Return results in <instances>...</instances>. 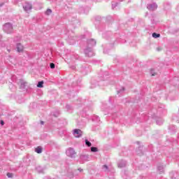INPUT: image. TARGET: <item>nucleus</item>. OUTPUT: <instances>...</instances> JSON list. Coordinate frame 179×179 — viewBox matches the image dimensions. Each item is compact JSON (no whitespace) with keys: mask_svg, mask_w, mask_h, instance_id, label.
<instances>
[{"mask_svg":"<svg viewBox=\"0 0 179 179\" xmlns=\"http://www.w3.org/2000/svg\"><path fill=\"white\" fill-rule=\"evenodd\" d=\"M73 57L74 59H80V57H79V55H78V54H73Z\"/></svg>","mask_w":179,"mask_h":179,"instance_id":"28","label":"nucleus"},{"mask_svg":"<svg viewBox=\"0 0 179 179\" xmlns=\"http://www.w3.org/2000/svg\"><path fill=\"white\" fill-rule=\"evenodd\" d=\"M80 159L81 160L80 161L81 163H85V162L89 161V155H80Z\"/></svg>","mask_w":179,"mask_h":179,"instance_id":"9","label":"nucleus"},{"mask_svg":"<svg viewBox=\"0 0 179 179\" xmlns=\"http://www.w3.org/2000/svg\"><path fill=\"white\" fill-rule=\"evenodd\" d=\"M126 166H127V161L121 160L118 162V167H120V169H122Z\"/></svg>","mask_w":179,"mask_h":179,"instance_id":"13","label":"nucleus"},{"mask_svg":"<svg viewBox=\"0 0 179 179\" xmlns=\"http://www.w3.org/2000/svg\"><path fill=\"white\" fill-rule=\"evenodd\" d=\"M59 114H61V113L59 112V110H55L52 113V115L53 117H59Z\"/></svg>","mask_w":179,"mask_h":179,"instance_id":"20","label":"nucleus"},{"mask_svg":"<svg viewBox=\"0 0 179 179\" xmlns=\"http://www.w3.org/2000/svg\"><path fill=\"white\" fill-rule=\"evenodd\" d=\"M99 149L96 147L91 148V152H98Z\"/></svg>","mask_w":179,"mask_h":179,"instance_id":"30","label":"nucleus"},{"mask_svg":"<svg viewBox=\"0 0 179 179\" xmlns=\"http://www.w3.org/2000/svg\"><path fill=\"white\" fill-rule=\"evenodd\" d=\"M85 145H87V146H88V148H90V146H92V143H90V141H89V140H85Z\"/></svg>","mask_w":179,"mask_h":179,"instance_id":"27","label":"nucleus"},{"mask_svg":"<svg viewBox=\"0 0 179 179\" xmlns=\"http://www.w3.org/2000/svg\"><path fill=\"white\" fill-rule=\"evenodd\" d=\"M41 125H44V121H41Z\"/></svg>","mask_w":179,"mask_h":179,"instance_id":"41","label":"nucleus"},{"mask_svg":"<svg viewBox=\"0 0 179 179\" xmlns=\"http://www.w3.org/2000/svg\"><path fill=\"white\" fill-rule=\"evenodd\" d=\"M66 155L71 159H75V156H76V152H75V149H73V148H69L66 151Z\"/></svg>","mask_w":179,"mask_h":179,"instance_id":"4","label":"nucleus"},{"mask_svg":"<svg viewBox=\"0 0 179 179\" xmlns=\"http://www.w3.org/2000/svg\"><path fill=\"white\" fill-rule=\"evenodd\" d=\"M20 83V89H26V85H27V82L24 81L23 79H20L18 81V85Z\"/></svg>","mask_w":179,"mask_h":179,"instance_id":"7","label":"nucleus"},{"mask_svg":"<svg viewBox=\"0 0 179 179\" xmlns=\"http://www.w3.org/2000/svg\"><path fill=\"white\" fill-rule=\"evenodd\" d=\"M70 68L71 69L75 70L76 69V66H71Z\"/></svg>","mask_w":179,"mask_h":179,"instance_id":"38","label":"nucleus"},{"mask_svg":"<svg viewBox=\"0 0 179 179\" xmlns=\"http://www.w3.org/2000/svg\"><path fill=\"white\" fill-rule=\"evenodd\" d=\"M66 110H72V108L71 107L70 105H66Z\"/></svg>","mask_w":179,"mask_h":179,"instance_id":"35","label":"nucleus"},{"mask_svg":"<svg viewBox=\"0 0 179 179\" xmlns=\"http://www.w3.org/2000/svg\"><path fill=\"white\" fill-rule=\"evenodd\" d=\"M7 176L8 177V178H10V177H12L11 176H10V173H7Z\"/></svg>","mask_w":179,"mask_h":179,"instance_id":"40","label":"nucleus"},{"mask_svg":"<svg viewBox=\"0 0 179 179\" xmlns=\"http://www.w3.org/2000/svg\"><path fill=\"white\" fill-rule=\"evenodd\" d=\"M23 9L25 12H28V10H31L33 9V6L29 2H25V5L23 6Z\"/></svg>","mask_w":179,"mask_h":179,"instance_id":"6","label":"nucleus"},{"mask_svg":"<svg viewBox=\"0 0 179 179\" xmlns=\"http://www.w3.org/2000/svg\"><path fill=\"white\" fill-rule=\"evenodd\" d=\"M157 51H160V49L159 48H157Z\"/></svg>","mask_w":179,"mask_h":179,"instance_id":"45","label":"nucleus"},{"mask_svg":"<svg viewBox=\"0 0 179 179\" xmlns=\"http://www.w3.org/2000/svg\"><path fill=\"white\" fill-rule=\"evenodd\" d=\"M76 138H80V135L76 136Z\"/></svg>","mask_w":179,"mask_h":179,"instance_id":"43","label":"nucleus"},{"mask_svg":"<svg viewBox=\"0 0 179 179\" xmlns=\"http://www.w3.org/2000/svg\"><path fill=\"white\" fill-rule=\"evenodd\" d=\"M3 30L7 34H12L13 33V24L10 22H6L3 26Z\"/></svg>","mask_w":179,"mask_h":179,"instance_id":"2","label":"nucleus"},{"mask_svg":"<svg viewBox=\"0 0 179 179\" xmlns=\"http://www.w3.org/2000/svg\"><path fill=\"white\" fill-rule=\"evenodd\" d=\"M92 87H94V86L92 85Z\"/></svg>","mask_w":179,"mask_h":179,"instance_id":"48","label":"nucleus"},{"mask_svg":"<svg viewBox=\"0 0 179 179\" xmlns=\"http://www.w3.org/2000/svg\"><path fill=\"white\" fill-rule=\"evenodd\" d=\"M157 170L159 171V173H164V166L162 164H159L157 166Z\"/></svg>","mask_w":179,"mask_h":179,"instance_id":"16","label":"nucleus"},{"mask_svg":"<svg viewBox=\"0 0 179 179\" xmlns=\"http://www.w3.org/2000/svg\"><path fill=\"white\" fill-rule=\"evenodd\" d=\"M142 149H143V146L140 145L138 147V149L136 150V153H137V155H139V156H142V155H143V153L142 152Z\"/></svg>","mask_w":179,"mask_h":179,"instance_id":"15","label":"nucleus"},{"mask_svg":"<svg viewBox=\"0 0 179 179\" xmlns=\"http://www.w3.org/2000/svg\"><path fill=\"white\" fill-rule=\"evenodd\" d=\"M152 24H155V20H152Z\"/></svg>","mask_w":179,"mask_h":179,"instance_id":"44","label":"nucleus"},{"mask_svg":"<svg viewBox=\"0 0 179 179\" xmlns=\"http://www.w3.org/2000/svg\"><path fill=\"white\" fill-rule=\"evenodd\" d=\"M50 67L51 69H55V64L50 63Z\"/></svg>","mask_w":179,"mask_h":179,"instance_id":"32","label":"nucleus"},{"mask_svg":"<svg viewBox=\"0 0 179 179\" xmlns=\"http://www.w3.org/2000/svg\"><path fill=\"white\" fill-rule=\"evenodd\" d=\"M124 90H125V87H122V89L117 91V94H120V93H124Z\"/></svg>","mask_w":179,"mask_h":179,"instance_id":"29","label":"nucleus"},{"mask_svg":"<svg viewBox=\"0 0 179 179\" xmlns=\"http://www.w3.org/2000/svg\"><path fill=\"white\" fill-rule=\"evenodd\" d=\"M156 123L157 125H162L163 124V122L160 121V120H157Z\"/></svg>","mask_w":179,"mask_h":179,"instance_id":"33","label":"nucleus"},{"mask_svg":"<svg viewBox=\"0 0 179 179\" xmlns=\"http://www.w3.org/2000/svg\"><path fill=\"white\" fill-rule=\"evenodd\" d=\"M170 134H176L177 131V127L174 125H171L169 127Z\"/></svg>","mask_w":179,"mask_h":179,"instance_id":"11","label":"nucleus"},{"mask_svg":"<svg viewBox=\"0 0 179 179\" xmlns=\"http://www.w3.org/2000/svg\"><path fill=\"white\" fill-rule=\"evenodd\" d=\"M83 131L79 129H74L73 130V135H83Z\"/></svg>","mask_w":179,"mask_h":179,"instance_id":"12","label":"nucleus"},{"mask_svg":"<svg viewBox=\"0 0 179 179\" xmlns=\"http://www.w3.org/2000/svg\"><path fill=\"white\" fill-rule=\"evenodd\" d=\"M93 122H100V117L97 115H94L92 117Z\"/></svg>","mask_w":179,"mask_h":179,"instance_id":"17","label":"nucleus"},{"mask_svg":"<svg viewBox=\"0 0 179 179\" xmlns=\"http://www.w3.org/2000/svg\"><path fill=\"white\" fill-rule=\"evenodd\" d=\"M152 37L154 38H159V37H160V34H157V33H152Z\"/></svg>","mask_w":179,"mask_h":179,"instance_id":"23","label":"nucleus"},{"mask_svg":"<svg viewBox=\"0 0 179 179\" xmlns=\"http://www.w3.org/2000/svg\"><path fill=\"white\" fill-rule=\"evenodd\" d=\"M100 19H101V17L100 16L95 17V20H100Z\"/></svg>","mask_w":179,"mask_h":179,"instance_id":"37","label":"nucleus"},{"mask_svg":"<svg viewBox=\"0 0 179 179\" xmlns=\"http://www.w3.org/2000/svg\"><path fill=\"white\" fill-rule=\"evenodd\" d=\"M71 24L74 26V27H76V26H79L80 22L79 20L76 19V17H73L72 20H71Z\"/></svg>","mask_w":179,"mask_h":179,"instance_id":"8","label":"nucleus"},{"mask_svg":"<svg viewBox=\"0 0 179 179\" xmlns=\"http://www.w3.org/2000/svg\"><path fill=\"white\" fill-rule=\"evenodd\" d=\"M52 13V10L48 8L47 10L45 11V15H50Z\"/></svg>","mask_w":179,"mask_h":179,"instance_id":"26","label":"nucleus"},{"mask_svg":"<svg viewBox=\"0 0 179 179\" xmlns=\"http://www.w3.org/2000/svg\"><path fill=\"white\" fill-rule=\"evenodd\" d=\"M0 125H1V127H3V125H5V122H3V120H0Z\"/></svg>","mask_w":179,"mask_h":179,"instance_id":"36","label":"nucleus"},{"mask_svg":"<svg viewBox=\"0 0 179 179\" xmlns=\"http://www.w3.org/2000/svg\"><path fill=\"white\" fill-rule=\"evenodd\" d=\"M78 171H80V173H82V171H83V169H82L81 168H79Z\"/></svg>","mask_w":179,"mask_h":179,"instance_id":"39","label":"nucleus"},{"mask_svg":"<svg viewBox=\"0 0 179 179\" xmlns=\"http://www.w3.org/2000/svg\"><path fill=\"white\" fill-rule=\"evenodd\" d=\"M99 129H100V127H99V126H94L92 128V131H93L94 132H95L96 131H99Z\"/></svg>","mask_w":179,"mask_h":179,"instance_id":"25","label":"nucleus"},{"mask_svg":"<svg viewBox=\"0 0 179 179\" xmlns=\"http://www.w3.org/2000/svg\"><path fill=\"white\" fill-rule=\"evenodd\" d=\"M111 36H113V34L111 33V31H107L103 34V38H106V40H108V38H110Z\"/></svg>","mask_w":179,"mask_h":179,"instance_id":"14","label":"nucleus"},{"mask_svg":"<svg viewBox=\"0 0 179 179\" xmlns=\"http://www.w3.org/2000/svg\"><path fill=\"white\" fill-rule=\"evenodd\" d=\"M75 43H76V41H74L73 42V44H75Z\"/></svg>","mask_w":179,"mask_h":179,"instance_id":"46","label":"nucleus"},{"mask_svg":"<svg viewBox=\"0 0 179 179\" xmlns=\"http://www.w3.org/2000/svg\"><path fill=\"white\" fill-rule=\"evenodd\" d=\"M11 80L13 82H15L16 83H19V80L16 78V76H12Z\"/></svg>","mask_w":179,"mask_h":179,"instance_id":"21","label":"nucleus"},{"mask_svg":"<svg viewBox=\"0 0 179 179\" xmlns=\"http://www.w3.org/2000/svg\"><path fill=\"white\" fill-rule=\"evenodd\" d=\"M102 169L105 170V171H107V170H108V166L107 165H103Z\"/></svg>","mask_w":179,"mask_h":179,"instance_id":"34","label":"nucleus"},{"mask_svg":"<svg viewBox=\"0 0 179 179\" xmlns=\"http://www.w3.org/2000/svg\"><path fill=\"white\" fill-rule=\"evenodd\" d=\"M35 152L38 154L43 152V148L41 146H38L36 148H35Z\"/></svg>","mask_w":179,"mask_h":179,"instance_id":"19","label":"nucleus"},{"mask_svg":"<svg viewBox=\"0 0 179 179\" xmlns=\"http://www.w3.org/2000/svg\"><path fill=\"white\" fill-rule=\"evenodd\" d=\"M150 74L152 75V76H156V73H155V69H152L150 70Z\"/></svg>","mask_w":179,"mask_h":179,"instance_id":"31","label":"nucleus"},{"mask_svg":"<svg viewBox=\"0 0 179 179\" xmlns=\"http://www.w3.org/2000/svg\"><path fill=\"white\" fill-rule=\"evenodd\" d=\"M16 49L17 52H23L24 47L21 43H17Z\"/></svg>","mask_w":179,"mask_h":179,"instance_id":"10","label":"nucleus"},{"mask_svg":"<svg viewBox=\"0 0 179 179\" xmlns=\"http://www.w3.org/2000/svg\"><path fill=\"white\" fill-rule=\"evenodd\" d=\"M8 52H10V50H8Z\"/></svg>","mask_w":179,"mask_h":179,"instance_id":"47","label":"nucleus"},{"mask_svg":"<svg viewBox=\"0 0 179 179\" xmlns=\"http://www.w3.org/2000/svg\"><path fill=\"white\" fill-rule=\"evenodd\" d=\"M120 1H124V0H120Z\"/></svg>","mask_w":179,"mask_h":179,"instance_id":"49","label":"nucleus"},{"mask_svg":"<svg viewBox=\"0 0 179 179\" xmlns=\"http://www.w3.org/2000/svg\"><path fill=\"white\" fill-rule=\"evenodd\" d=\"M59 135H68V131L64 130V129H60L59 130Z\"/></svg>","mask_w":179,"mask_h":179,"instance_id":"18","label":"nucleus"},{"mask_svg":"<svg viewBox=\"0 0 179 179\" xmlns=\"http://www.w3.org/2000/svg\"><path fill=\"white\" fill-rule=\"evenodd\" d=\"M119 3L118 2H112V9H114L115 8H117V6H118Z\"/></svg>","mask_w":179,"mask_h":179,"instance_id":"22","label":"nucleus"},{"mask_svg":"<svg viewBox=\"0 0 179 179\" xmlns=\"http://www.w3.org/2000/svg\"><path fill=\"white\" fill-rule=\"evenodd\" d=\"M78 71H80V73H82V75L85 76V75H87V73H89V72H90V69H89V66L85 64L80 66V67H78Z\"/></svg>","mask_w":179,"mask_h":179,"instance_id":"3","label":"nucleus"},{"mask_svg":"<svg viewBox=\"0 0 179 179\" xmlns=\"http://www.w3.org/2000/svg\"><path fill=\"white\" fill-rule=\"evenodd\" d=\"M147 8L151 11L156 10L157 9V4L156 3H149L147 6Z\"/></svg>","mask_w":179,"mask_h":179,"instance_id":"5","label":"nucleus"},{"mask_svg":"<svg viewBox=\"0 0 179 179\" xmlns=\"http://www.w3.org/2000/svg\"><path fill=\"white\" fill-rule=\"evenodd\" d=\"M136 144L137 145H141V142L140 141H136Z\"/></svg>","mask_w":179,"mask_h":179,"instance_id":"42","label":"nucleus"},{"mask_svg":"<svg viewBox=\"0 0 179 179\" xmlns=\"http://www.w3.org/2000/svg\"><path fill=\"white\" fill-rule=\"evenodd\" d=\"M43 85H44V81H39L37 84V87L41 88L43 87Z\"/></svg>","mask_w":179,"mask_h":179,"instance_id":"24","label":"nucleus"},{"mask_svg":"<svg viewBox=\"0 0 179 179\" xmlns=\"http://www.w3.org/2000/svg\"><path fill=\"white\" fill-rule=\"evenodd\" d=\"M96 44V41L95 39L90 38L87 41V46L84 50V54H85V57H88L89 58L94 57L95 54L93 51V47H94Z\"/></svg>","mask_w":179,"mask_h":179,"instance_id":"1","label":"nucleus"}]
</instances>
